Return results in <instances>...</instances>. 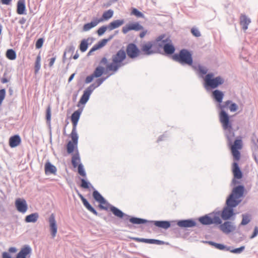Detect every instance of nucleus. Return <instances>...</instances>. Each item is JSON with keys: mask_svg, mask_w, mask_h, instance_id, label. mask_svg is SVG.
Returning <instances> with one entry per match:
<instances>
[{"mask_svg": "<svg viewBox=\"0 0 258 258\" xmlns=\"http://www.w3.org/2000/svg\"><path fill=\"white\" fill-rule=\"evenodd\" d=\"M104 68L101 67H98L92 74L95 78L100 77L103 73Z\"/></svg>", "mask_w": 258, "mask_h": 258, "instance_id": "obj_41", "label": "nucleus"}, {"mask_svg": "<svg viewBox=\"0 0 258 258\" xmlns=\"http://www.w3.org/2000/svg\"><path fill=\"white\" fill-rule=\"evenodd\" d=\"M99 208L100 209L104 210L106 211L110 210L111 207L112 206L110 205L104 199L103 201L99 203Z\"/></svg>", "mask_w": 258, "mask_h": 258, "instance_id": "obj_32", "label": "nucleus"}, {"mask_svg": "<svg viewBox=\"0 0 258 258\" xmlns=\"http://www.w3.org/2000/svg\"><path fill=\"white\" fill-rule=\"evenodd\" d=\"M142 31L140 33V37L143 38L147 34L148 31L147 30H142Z\"/></svg>", "mask_w": 258, "mask_h": 258, "instance_id": "obj_58", "label": "nucleus"}, {"mask_svg": "<svg viewBox=\"0 0 258 258\" xmlns=\"http://www.w3.org/2000/svg\"><path fill=\"white\" fill-rule=\"evenodd\" d=\"M177 225L180 227H192L196 225V223L191 220H180L177 222Z\"/></svg>", "mask_w": 258, "mask_h": 258, "instance_id": "obj_24", "label": "nucleus"}, {"mask_svg": "<svg viewBox=\"0 0 258 258\" xmlns=\"http://www.w3.org/2000/svg\"><path fill=\"white\" fill-rule=\"evenodd\" d=\"M212 96L214 99L218 102L219 104H221L220 103L222 102L224 97L223 93L219 90H216L213 92Z\"/></svg>", "mask_w": 258, "mask_h": 258, "instance_id": "obj_28", "label": "nucleus"}, {"mask_svg": "<svg viewBox=\"0 0 258 258\" xmlns=\"http://www.w3.org/2000/svg\"><path fill=\"white\" fill-rule=\"evenodd\" d=\"M220 229L224 233L228 234L235 230V227L233 223L229 221L225 222L219 226Z\"/></svg>", "mask_w": 258, "mask_h": 258, "instance_id": "obj_16", "label": "nucleus"}, {"mask_svg": "<svg viewBox=\"0 0 258 258\" xmlns=\"http://www.w3.org/2000/svg\"><path fill=\"white\" fill-rule=\"evenodd\" d=\"M21 142V139L19 135H14L9 139V146L11 148H15L19 146Z\"/></svg>", "mask_w": 258, "mask_h": 258, "instance_id": "obj_21", "label": "nucleus"}, {"mask_svg": "<svg viewBox=\"0 0 258 258\" xmlns=\"http://www.w3.org/2000/svg\"><path fill=\"white\" fill-rule=\"evenodd\" d=\"M78 167V170L79 174L85 177L86 176V172L84 170V167L83 165H79Z\"/></svg>", "mask_w": 258, "mask_h": 258, "instance_id": "obj_48", "label": "nucleus"}, {"mask_svg": "<svg viewBox=\"0 0 258 258\" xmlns=\"http://www.w3.org/2000/svg\"><path fill=\"white\" fill-rule=\"evenodd\" d=\"M71 140L70 141L67 145V150L69 154H71L73 152L75 153L79 152L78 149V135L77 133L71 132L70 134Z\"/></svg>", "mask_w": 258, "mask_h": 258, "instance_id": "obj_7", "label": "nucleus"}, {"mask_svg": "<svg viewBox=\"0 0 258 258\" xmlns=\"http://www.w3.org/2000/svg\"><path fill=\"white\" fill-rule=\"evenodd\" d=\"M154 44L151 42H148L142 45L141 50L146 55H150L156 52L154 49Z\"/></svg>", "mask_w": 258, "mask_h": 258, "instance_id": "obj_17", "label": "nucleus"}, {"mask_svg": "<svg viewBox=\"0 0 258 258\" xmlns=\"http://www.w3.org/2000/svg\"><path fill=\"white\" fill-rule=\"evenodd\" d=\"M154 225L158 227L167 229L170 226V223L168 221H155Z\"/></svg>", "mask_w": 258, "mask_h": 258, "instance_id": "obj_34", "label": "nucleus"}, {"mask_svg": "<svg viewBox=\"0 0 258 258\" xmlns=\"http://www.w3.org/2000/svg\"><path fill=\"white\" fill-rule=\"evenodd\" d=\"M6 91L4 89L0 90V106L5 98Z\"/></svg>", "mask_w": 258, "mask_h": 258, "instance_id": "obj_52", "label": "nucleus"}, {"mask_svg": "<svg viewBox=\"0 0 258 258\" xmlns=\"http://www.w3.org/2000/svg\"><path fill=\"white\" fill-rule=\"evenodd\" d=\"M93 197L94 199L98 203L103 201L104 199L101 194L97 190H94L93 192Z\"/></svg>", "mask_w": 258, "mask_h": 258, "instance_id": "obj_44", "label": "nucleus"}, {"mask_svg": "<svg viewBox=\"0 0 258 258\" xmlns=\"http://www.w3.org/2000/svg\"><path fill=\"white\" fill-rule=\"evenodd\" d=\"M251 220V216L249 214H243L242 215V219L241 222V225H245L247 224Z\"/></svg>", "mask_w": 258, "mask_h": 258, "instance_id": "obj_40", "label": "nucleus"}, {"mask_svg": "<svg viewBox=\"0 0 258 258\" xmlns=\"http://www.w3.org/2000/svg\"><path fill=\"white\" fill-rule=\"evenodd\" d=\"M99 23V21H98V18L94 19L90 23L85 24L83 27V31L84 32L88 31L91 29L95 27Z\"/></svg>", "mask_w": 258, "mask_h": 258, "instance_id": "obj_25", "label": "nucleus"}, {"mask_svg": "<svg viewBox=\"0 0 258 258\" xmlns=\"http://www.w3.org/2000/svg\"><path fill=\"white\" fill-rule=\"evenodd\" d=\"M88 48V42L86 39L83 40L80 45V49L82 52H85Z\"/></svg>", "mask_w": 258, "mask_h": 258, "instance_id": "obj_46", "label": "nucleus"}, {"mask_svg": "<svg viewBox=\"0 0 258 258\" xmlns=\"http://www.w3.org/2000/svg\"><path fill=\"white\" fill-rule=\"evenodd\" d=\"M199 71L200 73H201V74L205 75L207 73L208 71L206 69V68H205L203 67H202V66H200L199 67Z\"/></svg>", "mask_w": 258, "mask_h": 258, "instance_id": "obj_55", "label": "nucleus"}, {"mask_svg": "<svg viewBox=\"0 0 258 258\" xmlns=\"http://www.w3.org/2000/svg\"><path fill=\"white\" fill-rule=\"evenodd\" d=\"M39 217V215L37 213H32L30 215H29L25 217V221L27 223H30V222H36Z\"/></svg>", "mask_w": 258, "mask_h": 258, "instance_id": "obj_30", "label": "nucleus"}, {"mask_svg": "<svg viewBox=\"0 0 258 258\" xmlns=\"http://www.w3.org/2000/svg\"><path fill=\"white\" fill-rule=\"evenodd\" d=\"M95 88L96 87L94 86V85H92L88 87L84 91L83 94L79 101L78 106L80 105H84L89 100L91 93Z\"/></svg>", "mask_w": 258, "mask_h": 258, "instance_id": "obj_10", "label": "nucleus"}, {"mask_svg": "<svg viewBox=\"0 0 258 258\" xmlns=\"http://www.w3.org/2000/svg\"><path fill=\"white\" fill-rule=\"evenodd\" d=\"M174 60L180 62L181 64L191 65L192 59L191 53L185 49H182L179 54H175L172 56Z\"/></svg>", "mask_w": 258, "mask_h": 258, "instance_id": "obj_5", "label": "nucleus"}, {"mask_svg": "<svg viewBox=\"0 0 258 258\" xmlns=\"http://www.w3.org/2000/svg\"><path fill=\"white\" fill-rule=\"evenodd\" d=\"M242 147V143L241 139L236 140L231 147L232 154L234 160L238 161L240 158V154L239 151Z\"/></svg>", "mask_w": 258, "mask_h": 258, "instance_id": "obj_8", "label": "nucleus"}, {"mask_svg": "<svg viewBox=\"0 0 258 258\" xmlns=\"http://www.w3.org/2000/svg\"><path fill=\"white\" fill-rule=\"evenodd\" d=\"M51 106L50 105H48L46 110V121L48 123L50 124L51 121Z\"/></svg>", "mask_w": 258, "mask_h": 258, "instance_id": "obj_45", "label": "nucleus"}, {"mask_svg": "<svg viewBox=\"0 0 258 258\" xmlns=\"http://www.w3.org/2000/svg\"><path fill=\"white\" fill-rule=\"evenodd\" d=\"M156 42L160 47H163L166 54H173L175 51V48L172 45L171 39L165 35L159 36L156 39Z\"/></svg>", "mask_w": 258, "mask_h": 258, "instance_id": "obj_4", "label": "nucleus"}, {"mask_svg": "<svg viewBox=\"0 0 258 258\" xmlns=\"http://www.w3.org/2000/svg\"><path fill=\"white\" fill-rule=\"evenodd\" d=\"M56 171V167L52 165L50 162H47L45 164V173H55Z\"/></svg>", "mask_w": 258, "mask_h": 258, "instance_id": "obj_31", "label": "nucleus"}, {"mask_svg": "<svg viewBox=\"0 0 258 258\" xmlns=\"http://www.w3.org/2000/svg\"><path fill=\"white\" fill-rule=\"evenodd\" d=\"M191 33L195 37H198L201 36V33L199 30L195 28H192L191 29Z\"/></svg>", "mask_w": 258, "mask_h": 258, "instance_id": "obj_51", "label": "nucleus"}, {"mask_svg": "<svg viewBox=\"0 0 258 258\" xmlns=\"http://www.w3.org/2000/svg\"><path fill=\"white\" fill-rule=\"evenodd\" d=\"M12 0H1L2 4L6 5H9Z\"/></svg>", "mask_w": 258, "mask_h": 258, "instance_id": "obj_61", "label": "nucleus"}, {"mask_svg": "<svg viewBox=\"0 0 258 258\" xmlns=\"http://www.w3.org/2000/svg\"><path fill=\"white\" fill-rule=\"evenodd\" d=\"M17 13L19 15L26 14L25 0H19L17 4Z\"/></svg>", "mask_w": 258, "mask_h": 258, "instance_id": "obj_23", "label": "nucleus"}, {"mask_svg": "<svg viewBox=\"0 0 258 258\" xmlns=\"http://www.w3.org/2000/svg\"><path fill=\"white\" fill-rule=\"evenodd\" d=\"M258 234V227H255L252 235L250 236V238H253Z\"/></svg>", "mask_w": 258, "mask_h": 258, "instance_id": "obj_57", "label": "nucleus"}, {"mask_svg": "<svg viewBox=\"0 0 258 258\" xmlns=\"http://www.w3.org/2000/svg\"><path fill=\"white\" fill-rule=\"evenodd\" d=\"M237 161L234 162L232 164V173L234 176V178L232 179V183L233 185H235L238 182L236 179H240L242 177V173L238 166Z\"/></svg>", "mask_w": 258, "mask_h": 258, "instance_id": "obj_11", "label": "nucleus"}, {"mask_svg": "<svg viewBox=\"0 0 258 258\" xmlns=\"http://www.w3.org/2000/svg\"><path fill=\"white\" fill-rule=\"evenodd\" d=\"M94 78H95V77L94 76V75L93 74H92L90 76H87L86 78L85 82L86 83H89L92 81V80H93V79Z\"/></svg>", "mask_w": 258, "mask_h": 258, "instance_id": "obj_56", "label": "nucleus"}, {"mask_svg": "<svg viewBox=\"0 0 258 258\" xmlns=\"http://www.w3.org/2000/svg\"><path fill=\"white\" fill-rule=\"evenodd\" d=\"M130 221L136 224H144L147 222V220L138 218H132L130 219Z\"/></svg>", "mask_w": 258, "mask_h": 258, "instance_id": "obj_43", "label": "nucleus"}, {"mask_svg": "<svg viewBox=\"0 0 258 258\" xmlns=\"http://www.w3.org/2000/svg\"><path fill=\"white\" fill-rule=\"evenodd\" d=\"M115 216L121 218L124 216V213L117 208L112 206L110 210Z\"/></svg>", "mask_w": 258, "mask_h": 258, "instance_id": "obj_36", "label": "nucleus"}, {"mask_svg": "<svg viewBox=\"0 0 258 258\" xmlns=\"http://www.w3.org/2000/svg\"><path fill=\"white\" fill-rule=\"evenodd\" d=\"M81 199L85 206V207L91 212L93 213L95 215H98V213L97 211L90 205V204L88 203L86 199H85L82 195H80Z\"/></svg>", "mask_w": 258, "mask_h": 258, "instance_id": "obj_29", "label": "nucleus"}, {"mask_svg": "<svg viewBox=\"0 0 258 258\" xmlns=\"http://www.w3.org/2000/svg\"><path fill=\"white\" fill-rule=\"evenodd\" d=\"M26 21V20L25 18H22L19 21V23L21 24V25H23V24H24L25 23Z\"/></svg>", "mask_w": 258, "mask_h": 258, "instance_id": "obj_63", "label": "nucleus"}, {"mask_svg": "<svg viewBox=\"0 0 258 258\" xmlns=\"http://www.w3.org/2000/svg\"><path fill=\"white\" fill-rule=\"evenodd\" d=\"M43 38H39L37 40L36 42L35 46L37 49L40 48L43 45Z\"/></svg>", "mask_w": 258, "mask_h": 258, "instance_id": "obj_53", "label": "nucleus"}, {"mask_svg": "<svg viewBox=\"0 0 258 258\" xmlns=\"http://www.w3.org/2000/svg\"><path fill=\"white\" fill-rule=\"evenodd\" d=\"M240 25L242 26V29L246 31L248 29V26L251 21L245 15L241 14L240 16Z\"/></svg>", "mask_w": 258, "mask_h": 258, "instance_id": "obj_19", "label": "nucleus"}, {"mask_svg": "<svg viewBox=\"0 0 258 258\" xmlns=\"http://www.w3.org/2000/svg\"><path fill=\"white\" fill-rule=\"evenodd\" d=\"M56 59L55 57H53L49 59V67H52Z\"/></svg>", "mask_w": 258, "mask_h": 258, "instance_id": "obj_59", "label": "nucleus"}, {"mask_svg": "<svg viewBox=\"0 0 258 258\" xmlns=\"http://www.w3.org/2000/svg\"><path fill=\"white\" fill-rule=\"evenodd\" d=\"M48 222L49 224L50 231L53 238L55 237L57 231V226L55 217L54 214H51L48 218Z\"/></svg>", "mask_w": 258, "mask_h": 258, "instance_id": "obj_13", "label": "nucleus"}, {"mask_svg": "<svg viewBox=\"0 0 258 258\" xmlns=\"http://www.w3.org/2000/svg\"><path fill=\"white\" fill-rule=\"evenodd\" d=\"M126 57V53L123 49L118 50L112 56V62L106 66V69L109 71L116 72L119 68L124 66V63Z\"/></svg>", "mask_w": 258, "mask_h": 258, "instance_id": "obj_3", "label": "nucleus"}, {"mask_svg": "<svg viewBox=\"0 0 258 258\" xmlns=\"http://www.w3.org/2000/svg\"><path fill=\"white\" fill-rule=\"evenodd\" d=\"M9 252L11 253H15L17 252V249L14 247H10L9 249Z\"/></svg>", "mask_w": 258, "mask_h": 258, "instance_id": "obj_62", "label": "nucleus"}, {"mask_svg": "<svg viewBox=\"0 0 258 258\" xmlns=\"http://www.w3.org/2000/svg\"><path fill=\"white\" fill-rule=\"evenodd\" d=\"M124 23L123 19L116 20L110 22L107 26L108 30L111 31L122 25Z\"/></svg>", "mask_w": 258, "mask_h": 258, "instance_id": "obj_22", "label": "nucleus"}, {"mask_svg": "<svg viewBox=\"0 0 258 258\" xmlns=\"http://www.w3.org/2000/svg\"><path fill=\"white\" fill-rule=\"evenodd\" d=\"M244 246H241L239 248H235V249H234L233 250H230V251L232 253H240L241 252H242L243 251V250L244 249Z\"/></svg>", "mask_w": 258, "mask_h": 258, "instance_id": "obj_54", "label": "nucleus"}, {"mask_svg": "<svg viewBox=\"0 0 258 258\" xmlns=\"http://www.w3.org/2000/svg\"><path fill=\"white\" fill-rule=\"evenodd\" d=\"M91 184L90 183L86 181L84 179H81V186L84 188H89Z\"/></svg>", "mask_w": 258, "mask_h": 258, "instance_id": "obj_49", "label": "nucleus"}, {"mask_svg": "<svg viewBox=\"0 0 258 258\" xmlns=\"http://www.w3.org/2000/svg\"><path fill=\"white\" fill-rule=\"evenodd\" d=\"M107 29H108L107 26H104L100 27L97 30L98 35L101 36L103 35Z\"/></svg>", "mask_w": 258, "mask_h": 258, "instance_id": "obj_50", "label": "nucleus"}, {"mask_svg": "<svg viewBox=\"0 0 258 258\" xmlns=\"http://www.w3.org/2000/svg\"><path fill=\"white\" fill-rule=\"evenodd\" d=\"M214 75L212 73L207 74L205 78L204 81L206 87L211 88H215L219 85H221L223 83V80L220 77L213 78Z\"/></svg>", "mask_w": 258, "mask_h": 258, "instance_id": "obj_6", "label": "nucleus"}, {"mask_svg": "<svg viewBox=\"0 0 258 258\" xmlns=\"http://www.w3.org/2000/svg\"><path fill=\"white\" fill-rule=\"evenodd\" d=\"M32 249L28 245L24 246L17 254L16 258H27L29 257L31 253Z\"/></svg>", "mask_w": 258, "mask_h": 258, "instance_id": "obj_18", "label": "nucleus"}, {"mask_svg": "<svg viewBox=\"0 0 258 258\" xmlns=\"http://www.w3.org/2000/svg\"><path fill=\"white\" fill-rule=\"evenodd\" d=\"M82 110L78 109L75 111L71 117V121L73 124V128L72 132L77 133V125L80 119Z\"/></svg>", "mask_w": 258, "mask_h": 258, "instance_id": "obj_15", "label": "nucleus"}, {"mask_svg": "<svg viewBox=\"0 0 258 258\" xmlns=\"http://www.w3.org/2000/svg\"><path fill=\"white\" fill-rule=\"evenodd\" d=\"M2 258H11V256L8 252H4L2 253Z\"/></svg>", "mask_w": 258, "mask_h": 258, "instance_id": "obj_60", "label": "nucleus"}, {"mask_svg": "<svg viewBox=\"0 0 258 258\" xmlns=\"http://www.w3.org/2000/svg\"><path fill=\"white\" fill-rule=\"evenodd\" d=\"M113 15V10H112L111 9L108 10L106 11H105L103 13L101 18L100 19H98V21H99V23L104 21H107V20L110 19V18H111L112 17Z\"/></svg>", "mask_w": 258, "mask_h": 258, "instance_id": "obj_26", "label": "nucleus"}, {"mask_svg": "<svg viewBox=\"0 0 258 258\" xmlns=\"http://www.w3.org/2000/svg\"><path fill=\"white\" fill-rule=\"evenodd\" d=\"M244 191V188L242 185H238L233 189L232 193L226 200L227 206L222 212L221 217L223 220H229L235 214L233 208L236 207L241 202L240 198L243 197Z\"/></svg>", "mask_w": 258, "mask_h": 258, "instance_id": "obj_1", "label": "nucleus"}, {"mask_svg": "<svg viewBox=\"0 0 258 258\" xmlns=\"http://www.w3.org/2000/svg\"><path fill=\"white\" fill-rule=\"evenodd\" d=\"M15 206L17 210L20 213H25L28 209L26 200L24 199L18 198L16 200Z\"/></svg>", "mask_w": 258, "mask_h": 258, "instance_id": "obj_14", "label": "nucleus"}, {"mask_svg": "<svg viewBox=\"0 0 258 258\" xmlns=\"http://www.w3.org/2000/svg\"><path fill=\"white\" fill-rule=\"evenodd\" d=\"M134 240L137 242H142L148 243L151 244H163L164 242L162 241H160L159 240L156 239H144V238H140L137 237H134L132 238Z\"/></svg>", "mask_w": 258, "mask_h": 258, "instance_id": "obj_20", "label": "nucleus"}, {"mask_svg": "<svg viewBox=\"0 0 258 258\" xmlns=\"http://www.w3.org/2000/svg\"><path fill=\"white\" fill-rule=\"evenodd\" d=\"M41 56L40 54L38 55L36 61L35 62V73H37L39 70L40 69L41 67Z\"/></svg>", "mask_w": 258, "mask_h": 258, "instance_id": "obj_39", "label": "nucleus"}, {"mask_svg": "<svg viewBox=\"0 0 258 258\" xmlns=\"http://www.w3.org/2000/svg\"><path fill=\"white\" fill-rule=\"evenodd\" d=\"M200 223L204 225H210L212 224L211 217L208 215H205L201 217L199 219Z\"/></svg>", "mask_w": 258, "mask_h": 258, "instance_id": "obj_35", "label": "nucleus"}, {"mask_svg": "<svg viewBox=\"0 0 258 258\" xmlns=\"http://www.w3.org/2000/svg\"><path fill=\"white\" fill-rule=\"evenodd\" d=\"M126 52L128 56L131 58H135L139 56L141 51L134 43H130L127 45Z\"/></svg>", "mask_w": 258, "mask_h": 258, "instance_id": "obj_9", "label": "nucleus"}, {"mask_svg": "<svg viewBox=\"0 0 258 258\" xmlns=\"http://www.w3.org/2000/svg\"><path fill=\"white\" fill-rule=\"evenodd\" d=\"M143 30V27L139 22H134L126 24L122 28V32L123 34H126L131 30L138 31Z\"/></svg>", "mask_w": 258, "mask_h": 258, "instance_id": "obj_12", "label": "nucleus"}, {"mask_svg": "<svg viewBox=\"0 0 258 258\" xmlns=\"http://www.w3.org/2000/svg\"><path fill=\"white\" fill-rule=\"evenodd\" d=\"M208 243L213 246H214L216 248L218 249L219 250H229V248L226 247L224 245L220 243H217L213 241H208Z\"/></svg>", "mask_w": 258, "mask_h": 258, "instance_id": "obj_33", "label": "nucleus"}, {"mask_svg": "<svg viewBox=\"0 0 258 258\" xmlns=\"http://www.w3.org/2000/svg\"><path fill=\"white\" fill-rule=\"evenodd\" d=\"M219 107L222 110L219 113V119L223 129L231 130L232 124L229 120V116L224 109L228 107L231 112H234L238 109L237 105L230 100H227L223 104H219Z\"/></svg>", "mask_w": 258, "mask_h": 258, "instance_id": "obj_2", "label": "nucleus"}, {"mask_svg": "<svg viewBox=\"0 0 258 258\" xmlns=\"http://www.w3.org/2000/svg\"><path fill=\"white\" fill-rule=\"evenodd\" d=\"M6 56L10 60H14L16 58V54L15 51L12 49H8L6 52Z\"/></svg>", "mask_w": 258, "mask_h": 258, "instance_id": "obj_38", "label": "nucleus"}, {"mask_svg": "<svg viewBox=\"0 0 258 258\" xmlns=\"http://www.w3.org/2000/svg\"><path fill=\"white\" fill-rule=\"evenodd\" d=\"M72 163L74 168H76L79 165H82L79 152L75 153L73 154L72 157Z\"/></svg>", "mask_w": 258, "mask_h": 258, "instance_id": "obj_27", "label": "nucleus"}, {"mask_svg": "<svg viewBox=\"0 0 258 258\" xmlns=\"http://www.w3.org/2000/svg\"><path fill=\"white\" fill-rule=\"evenodd\" d=\"M212 224H221L222 221L219 216H214L211 217Z\"/></svg>", "mask_w": 258, "mask_h": 258, "instance_id": "obj_47", "label": "nucleus"}, {"mask_svg": "<svg viewBox=\"0 0 258 258\" xmlns=\"http://www.w3.org/2000/svg\"><path fill=\"white\" fill-rule=\"evenodd\" d=\"M131 15H134L137 18H144V14L138 11L136 8H133L132 9V11L131 13Z\"/></svg>", "mask_w": 258, "mask_h": 258, "instance_id": "obj_42", "label": "nucleus"}, {"mask_svg": "<svg viewBox=\"0 0 258 258\" xmlns=\"http://www.w3.org/2000/svg\"><path fill=\"white\" fill-rule=\"evenodd\" d=\"M107 42V40L106 39H103L101 41L99 42L97 44L95 45L90 50L89 53H91L93 51H94L103 46H104Z\"/></svg>", "mask_w": 258, "mask_h": 258, "instance_id": "obj_37", "label": "nucleus"}, {"mask_svg": "<svg viewBox=\"0 0 258 258\" xmlns=\"http://www.w3.org/2000/svg\"><path fill=\"white\" fill-rule=\"evenodd\" d=\"M103 82V80H101V79H99L97 80V86H95L96 87L99 86L101 84V83H102Z\"/></svg>", "mask_w": 258, "mask_h": 258, "instance_id": "obj_64", "label": "nucleus"}]
</instances>
